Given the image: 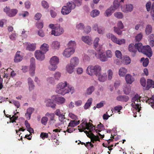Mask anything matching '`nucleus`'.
Instances as JSON below:
<instances>
[{
  "mask_svg": "<svg viewBox=\"0 0 154 154\" xmlns=\"http://www.w3.org/2000/svg\"><path fill=\"white\" fill-rule=\"evenodd\" d=\"M82 123L78 126L80 132L84 131L87 136L91 139L92 142L94 143L97 141H100L99 137L95 135L92 133L95 130V127L90 123H88L86 119H83Z\"/></svg>",
  "mask_w": 154,
  "mask_h": 154,
  "instance_id": "obj_1",
  "label": "nucleus"
},
{
  "mask_svg": "<svg viewBox=\"0 0 154 154\" xmlns=\"http://www.w3.org/2000/svg\"><path fill=\"white\" fill-rule=\"evenodd\" d=\"M68 83L66 81L59 83L56 86L55 92L58 94L63 96L69 92L72 94L75 92L73 87L71 86L68 87Z\"/></svg>",
  "mask_w": 154,
  "mask_h": 154,
  "instance_id": "obj_2",
  "label": "nucleus"
},
{
  "mask_svg": "<svg viewBox=\"0 0 154 154\" xmlns=\"http://www.w3.org/2000/svg\"><path fill=\"white\" fill-rule=\"evenodd\" d=\"M135 48L139 52L143 53L149 57H151L152 55V51L149 45L143 46L141 43H139L135 44Z\"/></svg>",
  "mask_w": 154,
  "mask_h": 154,
  "instance_id": "obj_3",
  "label": "nucleus"
},
{
  "mask_svg": "<svg viewBox=\"0 0 154 154\" xmlns=\"http://www.w3.org/2000/svg\"><path fill=\"white\" fill-rule=\"evenodd\" d=\"M95 57L102 62H105L108 60V58L112 57L113 54L110 50H107L105 51V54L101 51L98 52V54H95Z\"/></svg>",
  "mask_w": 154,
  "mask_h": 154,
  "instance_id": "obj_4",
  "label": "nucleus"
},
{
  "mask_svg": "<svg viewBox=\"0 0 154 154\" xmlns=\"http://www.w3.org/2000/svg\"><path fill=\"white\" fill-rule=\"evenodd\" d=\"M48 27L52 29L51 34L55 36H60L64 32L63 29L58 24L50 23Z\"/></svg>",
  "mask_w": 154,
  "mask_h": 154,
  "instance_id": "obj_5",
  "label": "nucleus"
},
{
  "mask_svg": "<svg viewBox=\"0 0 154 154\" xmlns=\"http://www.w3.org/2000/svg\"><path fill=\"white\" fill-rule=\"evenodd\" d=\"M76 5L73 2L71 1L67 2L66 5L63 6L61 9V13L63 15H66L70 13L72 10L75 9Z\"/></svg>",
  "mask_w": 154,
  "mask_h": 154,
  "instance_id": "obj_6",
  "label": "nucleus"
},
{
  "mask_svg": "<svg viewBox=\"0 0 154 154\" xmlns=\"http://www.w3.org/2000/svg\"><path fill=\"white\" fill-rule=\"evenodd\" d=\"M140 97L138 94H136L131 100V106L133 109L137 110L138 112H140V106L139 105H140Z\"/></svg>",
  "mask_w": 154,
  "mask_h": 154,
  "instance_id": "obj_7",
  "label": "nucleus"
},
{
  "mask_svg": "<svg viewBox=\"0 0 154 154\" xmlns=\"http://www.w3.org/2000/svg\"><path fill=\"white\" fill-rule=\"evenodd\" d=\"M55 114L59 117V122L55 125V127L60 126L63 125L65 121V115L62 113L59 109H57L55 112Z\"/></svg>",
  "mask_w": 154,
  "mask_h": 154,
  "instance_id": "obj_8",
  "label": "nucleus"
},
{
  "mask_svg": "<svg viewBox=\"0 0 154 154\" xmlns=\"http://www.w3.org/2000/svg\"><path fill=\"white\" fill-rule=\"evenodd\" d=\"M93 46L97 51H100L102 48L103 43L102 40L98 37H96L94 39L93 42Z\"/></svg>",
  "mask_w": 154,
  "mask_h": 154,
  "instance_id": "obj_9",
  "label": "nucleus"
},
{
  "mask_svg": "<svg viewBox=\"0 0 154 154\" xmlns=\"http://www.w3.org/2000/svg\"><path fill=\"white\" fill-rule=\"evenodd\" d=\"M75 52V48L72 47H68L65 48L63 51L62 54L63 57L68 58L70 57Z\"/></svg>",
  "mask_w": 154,
  "mask_h": 154,
  "instance_id": "obj_10",
  "label": "nucleus"
},
{
  "mask_svg": "<svg viewBox=\"0 0 154 154\" xmlns=\"http://www.w3.org/2000/svg\"><path fill=\"white\" fill-rule=\"evenodd\" d=\"M30 63L29 67V72L31 76L33 77L35 75V60L34 58L32 57L31 58Z\"/></svg>",
  "mask_w": 154,
  "mask_h": 154,
  "instance_id": "obj_11",
  "label": "nucleus"
},
{
  "mask_svg": "<svg viewBox=\"0 0 154 154\" xmlns=\"http://www.w3.org/2000/svg\"><path fill=\"white\" fill-rule=\"evenodd\" d=\"M52 98H45L44 101L45 106L47 107H51L52 109H55L56 106V104L54 103Z\"/></svg>",
  "mask_w": 154,
  "mask_h": 154,
  "instance_id": "obj_12",
  "label": "nucleus"
},
{
  "mask_svg": "<svg viewBox=\"0 0 154 154\" xmlns=\"http://www.w3.org/2000/svg\"><path fill=\"white\" fill-rule=\"evenodd\" d=\"M45 53L40 50H37L35 51V55L37 60L39 61H42L45 58Z\"/></svg>",
  "mask_w": 154,
  "mask_h": 154,
  "instance_id": "obj_13",
  "label": "nucleus"
},
{
  "mask_svg": "<svg viewBox=\"0 0 154 154\" xmlns=\"http://www.w3.org/2000/svg\"><path fill=\"white\" fill-rule=\"evenodd\" d=\"M121 10L123 12L128 13L132 11L133 9V5L130 4L124 5L121 6Z\"/></svg>",
  "mask_w": 154,
  "mask_h": 154,
  "instance_id": "obj_14",
  "label": "nucleus"
},
{
  "mask_svg": "<svg viewBox=\"0 0 154 154\" xmlns=\"http://www.w3.org/2000/svg\"><path fill=\"white\" fill-rule=\"evenodd\" d=\"M51 98L52 99H55L56 103L58 105H61L65 103L66 99L62 97H57L56 96L52 95L51 97Z\"/></svg>",
  "mask_w": 154,
  "mask_h": 154,
  "instance_id": "obj_15",
  "label": "nucleus"
},
{
  "mask_svg": "<svg viewBox=\"0 0 154 154\" xmlns=\"http://www.w3.org/2000/svg\"><path fill=\"white\" fill-rule=\"evenodd\" d=\"M96 67V65H89L86 69V72L88 75L90 76H93L94 75V72Z\"/></svg>",
  "mask_w": 154,
  "mask_h": 154,
  "instance_id": "obj_16",
  "label": "nucleus"
},
{
  "mask_svg": "<svg viewBox=\"0 0 154 154\" xmlns=\"http://www.w3.org/2000/svg\"><path fill=\"white\" fill-rule=\"evenodd\" d=\"M23 55L22 53L20 51H17L15 56L14 61L15 63L20 62L23 60Z\"/></svg>",
  "mask_w": 154,
  "mask_h": 154,
  "instance_id": "obj_17",
  "label": "nucleus"
},
{
  "mask_svg": "<svg viewBox=\"0 0 154 154\" xmlns=\"http://www.w3.org/2000/svg\"><path fill=\"white\" fill-rule=\"evenodd\" d=\"M27 50L30 51H34L36 49V45L35 44H30L29 42H25L24 43Z\"/></svg>",
  "mask_w": 154,
  "mask_h": 154,
  "instance_id": "obj_18",
  "label": "nucleus"
},
{
  "mask_svg": "<svg viewBox=\"0 0 154 154\" xmlns=\"http://www.w3.org/2000/svg\"><path fill=\"white\" fill-rule=\"evenodd\" d=\"M81 39L85 43L88 45H91L92 44V41L91 37L88 36H82Z\"/></svg>",
  "mask_w": 154,
  "mask_h": 154,
  "instance_id": "obj_19",
  "label": "nucleus"
},
{
  "mask_svg": "<svg viewBox=\"0 0 154 154\" xmlns=\"http://www.w3.org/2000/svg\"><path fill=\"white\" fill-rule=\"evenodd\" d=\"M27 83L28 86V89L29 91H32L34 90L35 88L33 81L30 77L27 79Z\"/></svg>",
  "mask_w": 154,
  "mask_h": 154,
  "instance_id": "obj_20",
  "label": "nucleus"
},
{
  "mask_svg": "<svg viewBox=\"0 0 154 154\" xmlns=\"http://www.w3.org/2000/svg\"><path fill=\"white\" fill-rule=\"evenodd\" d=\"M79 62V59L78 57H73L70 59L69 64L75 67L78 66Z\"/></svg>",
  "mask_w": 154,
  "mask_h": 154,
  "instance_id": "obj_21",
  "label": "nucleus"
},
{
  "mask_svg": "<svg viewBox=\"0 0 154 154\" xmlns=\"http://www.w3.org/2000/svg\"><path fill=\"white\" fill-rule=\"evenodd\" d=\"M45 115L48 117L49 118V123L50 125H52L54 123L56 122V120L54 119L55 114L53 113L47 112Z\"/></svg>",
  "mask_w": 154,
  "mask_h": 154,
  "instance_id": "obj_22",
  "label": "nucleus"
},
{
  "mask_svg": "<svg viewBox=\"0 0 154 154\" xmlns=\"http://www.w3.org/2000/svg\"><path fill=\"white\" fill-rule=\"evenodd\" d=\"M60 46V42L57 41H53L51 45V47L54 50H59Z\"/></svg>",
  "mask_w": 154,
  "mask_h": 154,
  "instance_id": "obj_23",
  "label": "nucleus"
},
{
  "mask_svg": "<svg viewBox=\"0 0 154 154\" xmlns=\"http://www.w3.org/2000/svg\"><path fill=\"white\" fill-rule=\"evenodd\" d=\"M75 67L70 64H67L66 67V72L69 74H72L74 71Z\"/></svg>",
  "mask_w": 154,
  "mask_h": 154,
  "instance_id": "obj_24",
  "label": "nucleus"
},
{
  "mask_svg": "<svg viewBox=\"0 0 154 154\" xmlns=\"http://www.w3.org/2000/svg\"><path fill=\"white\" fill-rule=\"evenodd\" d=\"M34 111V109L30 107L27 109L25 115L27 119L29 120L30 119L31 115Z\"/></svg>",
  "mask_w": 154,
  "mask_h": 154,
  "instance_id": "obj_25",
  "label": "nucleus"
},
{
  "mask_svg": "<svg viewBox=\"0 0 154 154\" xmlns=\"http://www.w3.org/2000/svg\"><path fill=\"white\" fill-rule=\"evenodd\" d=\"M125 80L127 84H131L134 81V78L130 74H127L125 76Z\"/></svg>",
  "mask_w": 154,
  "mask_h": 154,
  "instance_id": "obj_26",
  "label": "nucleus"
},
{
  "mask_svg": "<svg viewBox=\"0 0 154 154\" xmlns=\"http://www.w3.org/2000/svg\"><path fill=\"white\" fill-rule=\"evenodd\" d=\"M131 61L130 57L127 55L124 56L122 60V63L125 65H128L130 63Z\"/></svg>",
  "mask_w": 154,
  "mask_h": 154,
  "instance_id": "obj_27",
  "label": "nucleus"
},
{
  "mask_svg": "<svg viewBox=\"0 0 154 154\" xmlns=\"http://www.w3.org/2000/svg\"><path fill=\"white\" fill-rule=\"evenodd\" d=\"M115 11L113 8L110 7L106 10L104 13V15L106 17H109Z\"/></svg>",
  "mask_w": 154,
  "mask_h": 154,
  "instance_id": "obj_28",
  "label": "nucleus"
},
{
  "mask_svg": "<svg viewBox=\"0 0 154 154\" xmlns=\"http://www.w3.org/2000/svg\"><path fill=\"white\" fill-rule=\"evenodd\" d=\"M127 72V70L126 68L121 67L119 70V75L120 77H124Z\"/></svg>",
  "mask_w": 154,
  "mask_h": 154,
  "instance_id": "obj_29",
  "label": "nucleus"
},
{
  "mask_svg": "<svg viewBox=\"0 0 154 154\" xmlns=\"http://www.w3.org/2000/svg\"><path fill=\"white\" fill-rule=\"evenodd\" d=\"M49 46L46 43L42 44L40 47V50L46 53L49 50Z\"/></svg>",
  "mask_w": 154,
  "mask_h": 154,
  "instance_id": "obj_30",
  "label": "nucleus"
},
{
  "mask_svg": "<svg viewBox=\"0 0 154 154\" xmlns=\"http://www.w3.org/2000/svg\"><path fill=\"white\" fill-rule=\"evenodd\" d=\"M98 77L99 80L101 82H104L106 81L107 79V75L106 73H104L103 74H101V73L99 75H97Z\"/></svg>",
  "mask_w": 154,
  "mask_h": 154,
  "instance_id": "obj_31",
  "label": "nucleus"
},
{
  "mask_svg": "<svg viewBox=\"0 0 154 154\" xmlns=\"http://www.w3.org/2000/svg\"><path fill=\"white\" fill-rule=\"evenodd\" d=\"M59 62V60L58 57L56 56H54L50 58L49 63H51L57 65Z\"/></svg>",
  "mask_w": 154,
  "mask_h": 154,
  "instance_id": "obj_32",
  "label": "nucleus"
},
{
  "mask_svg": "<svg viewBox=\"0 0 154 154\" xmlns=\"http://www.w3.org/2000/svg\"><path fill=\"white\" fill-rule=\"evenodd\" d=\"M100 14V11L96 9L92 10L90 13V16L92 17H95L99 16Z\"/></svg>",
  "mask_w": 154,
  "mask_h": 154,
  "instance_id": "obj_33",
  "label": "nucleus"
},
{
  "mask_svg": "<svg viewBox=\"0 0 154 154\" xmlns=\"http://www.w3.org/2000/svg\"><path fill=\"white\" fill-rule=\"evenodd\" d=\"M106 36L108 38L111 39L112 42L116 43L118 39L113 34L110 33H108L107 34Z\"/></svg>",
  "mask_w": 154,
  "mask_h": 154,
  "instance_id": "obj_34",
  "label": "nucleus"
},
{
  "mask_svg": "<svg viewBox=\"0 0 154 154\" xmlns=\"http://www.w3.org/2000/svg\"><path fill=\"white\" fill-rule=\"evenodd\" d=\"M152 31V27L151 25L147 24L146 26L145 33L146 35H148L151 34Z\"/></svg>",
  "mask_w": 154,
  "mask_h": 154,
  "instance_id": "obj_35",
  "label": "nucleus"
},
{
  "mask_svg": "<svg viewBox=\"0 0 154 154\" xmlns=\"http://www.w3.org/2000/svg\"><path fill=\"white\" fill-rule=\"evenodd\" d=\"M120 3L118 0H114L113 2V5L110 7L115 11L117 10L120 6Z\"/></svg>",
  "mask_w": 154,
  "mask_h": 154,
  "instance_id": "obj_36",
  "label": "nucleus"
},
{
  "mask_svg": "<svg viewBox=\"0 0 154 154\" xmlns=\"http://www.w3.org/2000/svg\"><path fill=\"white\" fill-rule=\"evenodd\" d=\"M123 91L125 94H129L131 91V86L127 85H124L123 88Z\"/></svg>",
  "mask_w": 154,
  "mask_h": 154,
  "instance_id": "obj_37",
  "label": "nucleus"
},
{
  "mask_svg": "<svg viewBox=\"0 0 154 154\" xmlns=\"http://www.w3.org/2000/svg\"><path fill=\"white\" fill-rule=\"evenodd\" d=\"M116 99L118 101L127 102L129 100V98L128 96L121 95L117 97Z\"/></svg>",
  "mask_w": 154,
  "mask_h": 154,
  "instance_id": "obj_38",
  "label": "nucleus"
},
{
  "mask_svg": "<svg viewBox=\"0 0 154 154\" xmlns=\"http://www.w3.org/2000/svg\"><path fill=\"white\" fill-rule=\"evenodd\" d=\"M95 88L93 86H91L87 88L85 94L87 95H90L94 91Z\"/></svg>",
  "mask_w": 154,
  "mask_h": 154,
  "instance_id": "obj_39",
  "label": "nucleus"
},
{
  "mask_svg": "<svg viewBox=\"0 0 154 154\" xmlns=\"http://www.w3.org/2000/svg\"><path fill=\"white\" fill-rule=\"evenodd\" d=\"M46 82L48 85H54L55 84V80L52 77H48L46 78Z\"/></svg>",
  "mask_w": 154,
  "mask_h": 154,
  "instance_id": "obj_40",
  "label": "nucleus"
},
{
  "mask_svg": "<svg viewBox=\"0 0 154 154\" xmlns=\"http://www.w3.org/2000/svg\"><path fill=\"white\" fill-rule=\"evenodd\" d=\"M53 78L55 80L59 81L61 76V73L59 71L55 72L53 75Z\"/></svg>",
  "mask_w": 154,
  "mask_h": 154,
  "instance_id": "obj_41",
  "label": "nucleus"
},
{
  "mask_svg": "<svg viewBox=\"0 0 154 154\" xmlns=\"http://www.w3.org/2000/svg\"><path fill=\"white\" fill-rule=\"evenodd\" d=\"M101 71L102 69L101 67L99 65H96L94 75L97 76L101 73Z\"/></svg>",
  "mask_w": 154,
  "mask_h": 154,
  "instance_id": "obj_42",
  "label": "nucleus"
},
{
  "mask_svg": "<svg viewBox=\"0 0 154 154\" xmlns=\"http://www.w3.org/2000/svg\"><path fill=\"white\" fill-rule=\"evenodd\" d=\"M92 102V98H90L88 99L84 106V109H88L91 105Z\"/></svg>",
  "mask_w": 154,
  "mask_h": 154,
  "instance_id": "obj_43",
  "label": "nucleus"
},
{
  "mask_svg": "<svg viewBox=\"0 0 154 154\" xmlns=\"http://www.w3.org/2000/svg\"><path fill=\"white\" fill-rule=\"evenodd\" d=\"M146 102L150 104L152 108L154 109V95H152L150 99L147 100Z\"/></svg>",
  "mask_w": 154,
  "mask_h": 154,
  "instance_id": "obj_44",
  "label": "nucleus"
},
{
  "mask_svg": "<svg viewBox=\"0 0 154 154\" xmlns=\"http://www.w3.org/2000/svg\"><path fill=\"white\" fill-rule=\"evenodd\" d=\"M17 12L18 11L16 9H11L7 15L10 17H13L16 15Z\"/></svg>",
  "mask_w": 154,
  "mask_h": 154,
  "instance_id": "obj_45",
  "label": "nucleus"
},
{
  "mask_svg": "<svg viewBox=\"0 0 154 154\" xmlns=\"http://www.w3.org/2000/svg\"><path fill=\"white\" fill-rule=\"evenodd\" d=\"M79 123V121L71 120L69 124L68 127H74Z\"/></svg>",
  "mask_w": 154,
  "mask_h": 154,
  "instance_id": "obj_46",
  "label": "nucleus"
},
{
  "mask_svg": "<svg viewBox=\"0 0 154 154\" xmlns=\"http://www.w3.org/2000/svg\"><path fill=\"white\" fill-rule=\"evenodd\" d=\"M140 62L142 63V64L143 66H147L149 63V60L148 58H145L142 57L140 60Z\"/></svg>",
  "mask_w": 154,
  "mask_h": 154,
  "instance_id": "obj_47",
  "label": "nucleus"
},
{
  "mask_svg": "<svg viewBox=\"0 0 154 154\" xmlns=\"http://www.w3.org/2000/svg\"><path fill=\"white\" fill-rule=\"evenodd\" d=\"M49 64L48 66V69L51 71H54L57 68V65L51 63H49Z\"/></svg>",
  "mask_w": 154,
  "mask_h": 154,
  "instance_id": "obj_48",
  "label": "nucleus"
},
{
  "mask_svg": "<svg viewBox=\"0 0 154 154\" xmlns=\"http://www.w3.org/2000/svg\"><path fill=\"white\" fill-rule=\"evenodd\" d=\"M114 15L115 17L119 19H122L124 17L123 14L119 11L115 12Z\"/></svg>",
  "mask_w": 154,
  "mask_h": 154,
  "instance_id": "obj_49",
  "label": "nucleus"
},
{
  "mask_svg": "<svg viewBox=\"0 0 154 154\" xmlns=\"http://www.w3.org/2000/svg\"><path fill=\"white\" fill-rule=\"evenodd\" d=\"M147 87L148 88H154V82L150 79H147Z\"/></svg>",
  "mask_w": 154,
  "mask_h": 154,
  "instance_id": "obj_50",
  "label": "nucleus"
},
{
  "mask_svg": "<svg viewBox=\"0 0 154 154\" xmlns=\"http://www.w3.org/2000/svg\"><path fill=\"white\" fill-rule=\"evenodd\" d=\"M41 4L42 8L45 9H48L49 7L48 3L45 0H42L41 2Z\"/></svg>",
  "mask_w": 154,
  "mask_h": 154,
  "instance_id": "obj_51",
  "label": "nucleus"
},
{
  "mask_svg": "<svg viewBox=\"0 0 154 154\" xmlns=\"http://www.w3.org/2000/svg\"><path fill=\"white\" fill-rule=\"evenodd\" d=\"M128 49L129 51L130 52L134 53L136 52L135 45H134L133 44H130L128 46Z\"/></svg>",
  "mask_w": 154,
  "mask_h": 154,
  "instance_id": "obj_52",
  "label": "nucleus"
},
{
  "mask_svg": "<svg viewBox=\"0 0 154 154\" xmlns=\"http://www.w3.org/2000/svg\"><path fill=\"white\" fill-rule=\"evenodd\" d=\"M107 77L108 79L109 80H111L112 78L113 75V71L111 69H108L107 71Z\"/></svg>",
  "mask_w": 154,
  "mask_h": 154,
  "instance_id": "obj_53",
  "label": "nucleus"
},
{
  "mask_svg": "<svg viewBox=\"0 0 154 154\" xmlns=\"http://www.w3.org/2000/svg\"><path fill=\"white\" fill-rule=\"evenodd\" d=\"M18 35L17 33L15 32H14L9 35V38L11 40L14 41L17 38Z\"/></svg>",
  "mask_w": 154,
  "mask_h": 154,
  "instance_id": "obj_54",
  "label": "nucleus"
},
{
  "mask_svg": "<svg viewBox=\"0 0 154 154\" xmlns=\"http://www.w3.org/2000/svg\"><path fill=\"white\" fill-rule=\"evenodd\" d=\"M25 125L27 129V130L30 133H32L33 132L34 130L32 128L30 127V125L27 121H25Z\"/></svg>",
  "mask_w": 154,
  "mask_h": 154,
  "instance_id": "obj_55",
  "label": "nucleus"
},
{
  "mask_svg": "<svg viewBox=\"0 0 154 154\" xmlns=\"http://www.w3.org/2000/svg\"><path fill=\"white\" fill-rule=\"evenodd\" d=\"M143 35L142 32H140L135 37V40L137 42H139L143 38Z\"/></svg>",
  "mask_w": 154,
  "mask_h": 154,
  "instance_id": "obj_56",
  "label": "nucleus"
},
{
  "mask_svg": "<svg viewBox=\"0 0 154 154\" xmlns=\"http://www.w3.org/2000/svg\"><path fill=\"white\" fill-rule=\"evenodd\" d=\"M115 55L118 58L122 59V54L121 52L118 50H116L115 52Z\"/></svg>",
  "mask_w": 154,
  "mask_h": 154,
  "instance_id": "obj_57",
  "label": "nucleus"
},
{
  "mask_svg": "<svg viewBox=\"0 0 154 154\" xmlns=\"http://www.w3.org/2000/svg\"><path fill=\"white\" fill-rule=\"evenodd\" d=\"M10 103H12L17 108H19L20 106V102L16 100H12V101H9Z\"/></svg>",
  "mask_w": 154,
  "mask_h": 154,
  "instance_id": "obj_58",
  "label": "nucleus"
},
{
  "mask_svg": "<svg viewBox=\"0 0 154 154\" xmlns=\"http://www.w3.org/2000/svg\"><path fill=\"white\" fill-rule=\"evenodd\" d=\"M68 47H72L74 48L76 45V43L75 41L71 40L69 41L68 44Z\"/></svg>",
  "mask_w": 154,
  "mask_h": 154,
  "instance_id": "obj_59",
  "label": "nucleus"
},
{
  "mask_svg": "<svg viewBox=\"0 0 154 154\" xmlns=\"http://www.w3.org/2000/svg\"><path fill=\"white\" fill-rule=\"evenodd\" d=\"M31 7V2L29 0H27L24 2V7L26 9L30 8Z\"/></svg>",
  "mask_w": 154,
  "mask_h": 154,
  "instance_id": "obj_60",
  "label": "nucleus"
},
{
  "mask_svg": "<svg viewBox=\"0 0 154 154\" xmlns=\"http://www.w3.org/2000/svg\"><path fill=\"white\" fill-rule=\"evenodd\" d=\"M85 26L84 24L82 23H80L76 25V28L79 30H82L84 29Z\"/></svg>",
  "mask_w": 154,
  "mask_h": 154,
  "instance_id": "obj_61",
  "label": "nucleus"
},
{
  "mask_svg": "<svg viewBox=\"0 0 154 154\" xmlns=\"http://www.w3.org/2000/svg\"><path fill=\"white\" fill-rule=\"evenodd\" d=\"M29 15V12L27 11H23L21 13L19 14V15L22 16L23 17H28Z\"/></svg>",
  "mask_w": 154,
  "mask_h": 154,
  "instance_id": "obj_62",
  "label": "nucleus"
},
{
  "mask_svg": "<svg viewBox=\"0 0 154 154\" xmlns=\"http://www.w3.org/2000/svg\"><path fill=\"white\" fill-rule=\"evenodd\" d=\"M19 112H17L16 113H15L10 118V120L12 122H15V120H17L18 118V116H17V114L19 113Z\"/></svg>",
  "mask_w": 154,
  "mask_h": 154,
  "instance_id": "obj_63",
  "label": "nucleus"
},
{
  "mask_svg": "<svg viewBox=\"0 0 154 154\" xmlns=\"http://www.w3.org/2000/svg\"><path fill=\"white\" fill-rule=\"evenodd\" d=\"M48 120V118L46 117L45 116L43 117L41 120V122L44 125H45L47 124V123Z\"/></svg>",
  "mask_w": 154,
  "mask_h": 154,
  "instance_id": "obj_64",
  "label": "nucleus"
}]
</instances>
